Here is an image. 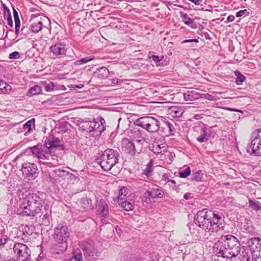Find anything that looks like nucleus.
Masks as SVG:
<instances>
[{"label": "nucleus", "instance_id": "nucleus-16", "mask_svg": "<svg viewBox=\"0 0 261 261\" xmlns=\"http://www.w3.org/2000/svg\"><path fill=\"white\" fill-rule=\"evenodd\" d=\"M109 74V71L107 68L101 67L96 69L94 72V76L99 80L107 78Z\"/></svg>", "mask_w": 261, "mask_h": 261}, {"label": "nucleus", "instance_id": "nucleus-34", "mask_svg": "<svg viewBox=\"0 0 261 261\" xmlns=\"http://www.w3.org/2000/svg\"><path fill=\"white\" fill-rule=\"evenodd\" d=\"M197 140L200 143L206 142L207 140L206 128H202L201 135L197 138Z\"/></svg>", "mask_w": 261, "mask_h": 261}, {"label": "nucleus", "instance_id": "nucleus-1", "mask_svg": "<svg viewBox=\"0 0 261 261\" xmlns=\"http://www.w3.org/2000/svg\"><path fill=\"white\" fill-rule=\"evenodd\" d=\"M194 222L206 232H217L224 229L225 222L222 214L208 211L206 208L199 211L194 217Z\"/></svg>", "mask_w": 261, "mask_h": 261}, {"label": "nucleus", "instance_id": "nucleus-17", "mask_svg": "<svg viewBox=\"0 0 261 261\" xmlns=\"http://www.w3.org/2000/svg\"><path fill=\"white\" fill-rule=\"evenodd\" d=\"M167 114L173 117H178L181 116L183 114V110L181 108L178 106H172L168 108Z\"/></svg>", "mask_w": 261, "mask_h": 261}, {"label": "nucleus", "instance_id": "nucleus-18", "mask_svg": "<svg viewBox=\"0 0 261 261\" xmlns=\"http://www.w3.org/2000/svg\"><path fill=\"white\" fill-rule=\"evenodd\" d=\"M98 207L99 210V215L101 217L105 218L109 214V207L107 202L102 199H100L98 204Z\"/></svg>", "mask_w": 261, "mask_h": 261}, {"label": "nucleus", "instance_id": "nucleus-63", "mask_svg": "<svg viewBox=\"0 0 261 261\" xmlns=\"http://www.w3.org/2000/svg\"><path fill=\"white\" fill-rule=\"evenodd\" d=\"M204 37L205 38V39H211V38L208 33H205L204 34Z\"/></svg>", "mask_w": 261, "mask_h": 261}, {"label": "nucleus", "instance_id": "nucleus-10", "mask_svg": "<svg viewBox=\"0 0 261 261\" xmlns=\"http://www.w3.org/2000/svg\"><path fill=\"white\" fill-rule=\"evenodd\" d=\"M67 49L65 43L60 41L53 44L49 47L50 53L57 57L65 55Z\"/></svg>", "mask_w": 261, "mask_h": 261}, {"label": "nucleus", "instance_id": "nucleus-36", "mask_svg": "<svg viewBox=\"0 0 261 261\" xmlns=\"http://www.w3.org/2000/svg\"><path fill=\"white\" fill-rule=\"evenodd\" d=\"M41 88L38 85H36L30 89L28 95L33 96L38 95L41 93Z\"/></svg>", "mask_w": 261, "mask_h": 261}, {"label": "nucleus", "instance_id": "nucleus-49", "mask_svg": "<svg viewBox=\"0 0 261 261\" xmlns=\"http://www.w3.org/2000/svg\"><path fill=\"white\" fill-rule=\"evenodd\" d=\"M30 149L31 150L32 153L37 156L41 151L38 145H35L33 147H30Z\"/></svg>", "mask_w": 261, "mask_h": 261}, {"label": "nucleus", "instance_id": "nucleus-48", "mask_svg": "<svg viewBox=\"0 0 261 261\" xmlns=\"http://www.w3.org/2000/svg\"><path fill=\"white\" fill-rule=\"evenodd\" d=\"M260 240V239L259 238H251L248 241V245L249 247H252L255 244V242H256L257 244H258Z\"/></svg>", "mask_w": 261, "mask_h": 261}, {"label": "nucleus", "instance_id": "nucleus-6", "mask_svg": "<svg viewBox=\"0 0 261 261\" xmlns=\"http://www.w3.org/2000/svg\"><path fill=\"white\" fill-rule=\"evenodd\" d=\"M247 151L255 156H261V129L252 133Z\"/></svg>", "mask_w": 261, "mask_h": 261}, {"label": "nucleus", "instance_id": "nucleus-42", "mask_svg": "<svg viewBox=\"0 0 261 261\" xmlns=\"http://www.w3.org/2000/svg\"><path fill=\"white\" fill-rule=\"evenodd\" d=\"M245 221L247 224L243 226L244 229L249 233L252 232L254 231V228L251 225V222L248 220H245Z\"/></svg>", "mask_w": 261, "mask_h": 261}, {"label": "nucleus", "instance_id": "nucleus-8", "mask_svg": "<svg viewBox=\"0 0 261 261\" xmlns=\"http://www.w3.org/2000/svg\"><path fill=\"white\" fill-rule=\"evenodd\" d=\"M21 171L23 176L28 180H34L39 174L37 166L34 163H23L22 165Z\"/></svg>", "mask_w": 261, "mask_h": 261}, {"label": "nucleus", "instance_id": "nucleus-22", "mask_svg": "<svg viewBox=\"0 0 261 261\" xmlns=\"http://www.w3.org/2000/svg\"><path fill=\"white\" fill-rule=\"evenodd\" d=\"M180 17L185 24L190 26L193 29L197 28V24L194 23V20L189 17L187 13H181L180 14Z\"/></svg>", "mask_w": 261, "mask_h": 261}, {"label": "nucleus", "instance_id": "nucleus-46", "mask_svg": "<svg viewBox=\"0 0 261 261\" xmlns=\"http://www.w3.org/2000/svg\"><path fill=\"white\" fill-rule=\"evenodd\" d=\"M172 179L171 175L170 173H164L162 176V181H164L166 184H168Z\"/></svg>", "mask_w": 261, "mask_h": 261}, {"label": "nucleus", "instance_id": "nucleus-12", "mask_svg": "<svg viewBox=\"0 0 261 261\" xmlns=\"http://www.w3.org/2000/svg\"><path fill=\"white\" fill-rule=\"evenodd\" d=\"M147 128V131L151 133L157 132L158 131L163 132H164V128L160 121L152 117H150L149 124Z\"/></svg>", "mask_w": 261, "mask_h": 261}, {"label": "nucleus", "instance_id": "nucleus-56", "mask_svg": "<svg viewBox=\"0 0 261 261\" xmlns=\"http://www.w3.org/2000/svg\"><path fill=\"white\" fill-rule=\"evenodd\" d=\"M54 172L56 174V176L58 177L62 176V173L66 172L64 170H61L60 169H56Z\"/></svg>", "mask_w": 261, "mask_h": 261}, {"label": "nucleus", "instance_id": "nucleus-11", "mask_svg": "<svg viewBox=\"0 0 261 261\" xmlns=\"http://www.w3.org/2000/svg\"><path fill=\"white\" fill-rule=\"evenodd\" d=\"M94 123L95 124L94 127L92 128V135L95 137L100 136L101 133L106 129L105 120L102 117L98 118V121H96L95 119L93 120Z\"/></svg>", "mask_w": 261, "mask_h": 261}, {"label": "nucleus", "instance_id": "nucleus-19", "mask_svg": "<svg viewBox=\"0 0 261 261\" xmlns=\"http://www.w3.org/2000/svg\"><path fill=\"white\" fill-rule=\"evenodd\" d=\"M58 244L55 246L53 254H58L64 252L67 248V241L57 242Z\"/></svg>", "mask_w": 261, "mask_h": 261}, {"label": "nucleus", "instance_id": "nucleus-32", "mask_svg": "<svg viewBox=\"0 0 261 261\" xmlns=\"http://www.w3.org/2000/svg\"><path fill=\"white\" fill-rule=\"evenodd\" d=\"M95 59L94 57L93 56H87L83 58L80 60H77L74 62L75 65H81L84 64H86L91 61Z\"/></svg>", "mask_w": 261, "mask_h": 261}, {"label": "nucleus", "instance_id": "nucleus-35", "mask_svg": "<svg viewBox=\"0 0 261 261\" xmlns=\"http://www.w3.org/2000/svg\"><path fill=\"white\" fill-rule=\"evenodd\" d=\"M234 74L237 76L235 83L237 85H241L245 80V76L238 70L234 71Z\"/></svg>", "mask_w": 261, "mask_h": 261}, {"label": "nucleus", "instance_id": "nucleus-29", "mask_svg": "<svg viewBox=\"0 0 261 261\" xmlns=\"http://www.w3.org/2000/svg\"><path fill=\"white\" fill-rule=\"evenodd\" d=\"M12 87L3 80L0 81V91L3 93H9L11 91Z\"/></svg>", "mask_w": 261, "mask_h": 261}, {"label": "nucleus", "instance_id": "nucleus-7", "mask_svg": "<svg viewBox=\"0 0 261 261\" xmlns=\"http://www.w3.org/2000/svg\"><path fill=\"white\" fill-rule=\"evenodd\" d=\"M79 246L82 250L85 257L88 260L94 259L100 255V252L91 240L81 242Z\"/></svg>", "mask_w": 261, "mask_h": 261}, {"label": "nucleus", "instance_id": "nucleus-2", "mask_svg": "<svg viewBox=\"0 0 261 261\" xmlns=\"http://www.w3.org/2000/svg\"><path fill=\"white\" fill-rule=\"evenodd\" d=\"M240 251L238 239L231 234L222 236L213 246L214 253L219 257L227 259L236 257Z\"/></svg>", "mask_w": 261, "mask_h": 261}, {"label": "nucleus", "instance_id": "nucleus-30", "mask_svg": "<svg viewBox=\"0 0 261 261\" xmlns=\"http://www.w3.org/2000/svg\"><path fill=\"white\" fill-rule=\"evenodd\" d=\"M152 165L153 163L152 160H151L146 165V168L144 170L142 176L145 177V176L148 177L151 175V174L152 172Z\"/></svg>", "mask_w": 261, "mask_h": 261}, {"label": "nucleus", "instance_id": "nucleus-50", "mask_svg": "<svg viewBox=\"0 0 261 261\" xmlns=\"http://www.w3.org/2000/svg\"><path fill=\"white\" fill-rule=\"evenodd\" d=\"M128 194V190L125 187H122L119 191L118 196H126Z\"/></svg>", "mask_w": 261, "mask_h": 261}, {"label": "nucleus", "instance_id": "nucleus-52", "mask_svg": "<svg viewBox=\"0 0 261 261\" xmlns=\"http://www.w3.org/2000/svg\"><path fill=\"white\" fill-rule=\"evenodd\" d=\"M54 85L52 82H50L49 84H46L44 86V90L46 92H50L54 90Z\"/></svg>", "mask_w": 261, "mask_h": 261}, {"label": "nucleus", "instance_id": "nucleus-55", "mask_svg": "<svg viewBox=\"0 0 261 261\" xmlns=\"http://www.w3.org/2000/svg\"><path fill=\"white\" fill-rule=\"evenodd\" d=\"M169 186L171 187V188L172 189H175L176 187V180L174 179H172L170 182H169L168 184Z\"/></svg>", "mask_w": 261, "mask_h": 261}, {"label": "nucleus", "instance_id": "nucleus-57", "mask_svg": "<svg viewBox=\"0 0 261 261\" xmlns=\"http://www.w3.org/2000/svg\"><path fill=\"white\" fill-rule=\"evenodd\" d=\"M15 34L17 36L19 33V29H20V24H18V23L17 24H15Z\"/></svg>", "mask_w": 261, "mask_h": 261}, {"label": "nucleus", "instance_id": "nucleus-24", "mask_svg": "<svg viewBox=\"0 0 261 261\" xmlns=\"http://www.w3.org/2000/svg\"><path fill=\"white\" fill-rule=\"evenodd\" d=\"M118 202L124 210L128 211L133 209V205L130 202H128L124 198L117 197Z\"/></svg>", "mask_w": 261, "mask_h": 261}, {"label": "nucleus", "instance_id": "nucleus-5", "mask_svg": "<svg viewBox=\"0 0 261 261\" xmlns=\"http://www.w3.org/2000/svg\"><path fill=\"white\" fill-rule=\"evenodd\" d=\"M15 256L9 259V261H30L31 250L24 244L15 243L13 247Z\"/></svg>", "mask_w": 261, "mask_h": 261}, {"label": "nucleus", "instance_id": "nucleus-59", "mask_svg": "<svg viewBox=\"0 0 261 261\" xmlns=\"http://www.w3.org/2000/svg\"><path fill=\"white\" fill-rule=\"evenodd\" d=\"M112 83L113 84L119 85L121 83V81L118 79H114L112 80Z\"/></svg>", "mask_w": 261, "mask_h": 261}, {"label": "nucleus", "instance_id": "nucleus-44", "mask_svg": "<svg viewBox=\"0 0 261 261\" xmlns=\"http://www.w3.org/2000/svg\"><path fill=\"white\" fill-rule=\"evenodd\" d=\"M191 174V169L189 167H187L185 171L179 173V176L180 178H186Z\"/></svg>", "mask_w": 261, "mask_h": 261}, {"label": "nucleus", "instance_id": "nucleus-15", "mask_svg": "<svg viewBox=\"0 0 261 261\" xmlns=\"http://www.w3.org/2000/svg\"><path fill=\"white\" fill-rule=\"evenodd\" d=\"M30 30L35 33H38L43 27V21L41 20L32 18L30 20Z\"/></svg>", "mask_w": 261, "mask_h": 261}, {"label": "nucleus", "instance_id": "nucleus-62", "mask_svg": "<svg viewBox=\"0 0 261 261\" xmlns=\"http://www.w3.org/2000/svg\"><path fill=\"white\" fill-rule=\"evenodd\" d=\"M189 1L192 2L194 4L197 5L199 4V2L202 1V0H189Z\"/></svg>", "mask_w": 261, "mask_h": 261}, {"label": "nucleus", "instance_id": "nucleus-14", "mask_svg": "<svg viewBox=\"0 0 261 261\" xmlns=\"http://www.w3.org/2000/svg\"><path fill=\"white\" fill-rule=\"evenodd\" d=\"M44 145L48 148L63 147V141L54 135H49L45 140Z\"/></svg>", "mask_w": 261, "mask_h": 261}, {"label": "nucleus", "instance_id": "nucleus-51", "mask_svg": "<svg viewBox=\"0 0 261 261\" xmlns=\"http://www.w3.org/2000/svg\"><path fill=\"white\" fill-rule=\"evenodd\" d=\"M164 124H165L168 127L170 132V134L171 135H174L175 132V128L173 125L169 122H164Z\"/></svg>", "mask_w": 261, "mask_h": 261}, {"label": "nucleus", "instance_id": "nucleus-13", "mask_svg": "<svg viewBox=\"0 0 261 261\" xmlns=\"http://www.w3.org/2000/svg\"><path fill=\"white\" fill-rule=\"evenodd\" d=\"M122 150L126 153L133 155L136 153L135 144L129 139L124 138L122 140Z\"/></svg>", "mask_w": 261, "mask_h": 261}, {"label": "nucleus", "instance_id": "nucleus-20", "mask_svg": "<svg viewBox=\"0 0 261 261\" xmlns=\"http://www.w3.org/2000/svg\"><path fill=\"white\" fill-rule=\"evenodd\" d=\"M80 128L83 131L92 133V128L94 127L95 124L93 121H82L79 124Z\"/></svg>", "mask_w": 261, "mask_h": 261}, {"label": "nucleus", "instance_id": "nucleus-58", "mask_svg": "<svg viewBox=\"0 0 261 261\" xmlns=\"http://www.w3.org/2000/svg\"><path fill=\"white\" fill-rule=\"evenodd\" d=\"M198 42V41L196 39H188V40H184L182 43H190V42Z\"/></svg>", "mask_w": 261, "mask_h": 261}, {"label": "nucleus", "instance_id": "nucleus-28", "mask_svg": "<svg viewBox=\"0 0 261 261\" xmlns=\"http://www.w3.org/2000/svg\"><path fill=\"white\" fill-rule=\"evenodd\" d=\"M40 218L42 219L41 224L45 226H48L50 224V220L51 218V211H45V213L42 216H40Z\"/></svg>", "mask_w": 261, "mask_h": 261}, {"label": "nucleus", "instance_id": "nucleus-60", "mask_svg": "<svg viewBox=\"0 0 261 261\" xmlns=\"http://www.w3.org/2000/svg\"><path fill=\"white\" fill-rule=\"evenodd\" d=\"M196 120H200L203 118L202 114H195L193 117Z\"/></svg>", "mask_w": 261, "mask_h": 261}, {"label": "nucleus", "instance_id": "nucleus-47", "mask_svg": "<svg viewBox=\"0 0 261 261\" xmlns=\"http://www.w3.org/2000/svg\"><path fill=\"white\" fill-rule=\"evenodd\" d=\"M249 14V12L248 11L247 9H244L242 10H240L236 13V16L237 17H240L243 16H248Z\"/></svg>", "mask_w": 261, "mask_h": 261}, {"label": "nucleus", "instance_id": "nucleus-27", "mask_svg": "<svg viewBox=\"0 0 261 261\" xmlns=\"http://www.w3.org/2000/svg\"><path fill=\"white\" fill-rule=\"evenodd\" d=\"M83 255L80 249H74L72 251V256L66 261H82Z\"/></svg>", "mask_w": 261, "mask_h": 261}, {"label": "nucleus", "instance_id": "nucleus-25", "mask_svg": "<svg viewBox=\"0 0 261 261\" xmlns=\"http://www.w3.org/2000/svg\"><path fill=\"white\" fill-rule=\"evenodd\" d=\"M3 8H4V17L5 19L7 20V24L10 27H12L13 25V20L11 17L10 11L9 9L6 6V5L3 4Z\"/></svg>", "mask_w": 261, "mask_h": 261}, {"label": "nucleus", "instance_id": "nucleus-26", "mask_svg": "<svg viewBox=\"0 0 261 261\" xmlns=\"http://www.w3.org/2000/svg\"><path fill=\"white\" fill-rule=\"evenodd\" d=\"M80 202L82 207L84 208L91 210L94 207V205L92 204V200L88 197L82 198Z\"/></svg>", "mask_w": 261, "mask_h": 261}, {"label": "nucleus", "instance_id": "nucleus-45", "mask_svg": "<svg viewBox=\"0 0 261 261\" xmlns=\"http://www.w3.org/2000/svg\"><path fill=\"white\" fill-rule=\"evenodd\" d=\"M148 58L152 59L155 62H159L163 59L164 57L151 55V53H149L148 54Z\"/></svg>", "mask_w": 261, "mask_h": 261}, {"label": "nucleus", "instance_id": "nucleus-23", "mask_svg": "<svg viewBox=\"0 0 261 261\" xmlns=\"http://www.w3.org/2000/svg\"><path fill=\"white\" fill-rule=\"evenodd\" d=\"M184 97L186 101H193L199 98L200 94L193 90L188 91L187 93H184Z\"/></svg>", "mask_w": 261, "mask_h": 261}, {"label": "nucleus", "instance_id": "nucleus-9", "mask_svg": "<svg viewBox=\"0 0 261 261\" xmlns=\"http://www.w3.org/2000/svg\"><path fill=\"white\" fill-rule=\"evenodd\" d=\"M70 232L67 226L60 224L55 228L54 238L56 242L67 241Z\"/></svg>", "mask_w": 261, "mask_h": 261}, {"label": "nucleus", "instance_id": "nucleus-21", "mask_svg": "<svg viewBox=\"0 0 261 261\" xmlns=\"http://www.w3.org/2000/svg\"><path fill=\"white\" fill-rule=\"evenodd\" d=\"M149 118L150 116L139 118L135 121L134 124L147 130V127L149 124Z\"/></svg>", "mask_w": 261, "mask_h": 261}, {"label": "nucleus", "instance_id": "nucleus-54", "mask_svg": "<svg viewBox=\"0 0 261 261\" xmlns=\"http://www.w3.org/2000/svg\"><path fill=\"white\" fill-rule=\"evenodd\" d=\"M19 53L18 51H14L11 53L9 56L10 59H18L19 58Z\"/></svg>", "mask_w": 261, "mask_h": 261}, {"label": "nucleus", "instance_id": "nucleus-43", "mask_svg": "<svg viewBox=\"0 0 261 261\" xmlns=\"http://www.w3.org/2000/svg\"><path fill=\"white\" fill-rule=\"evenodd\" d=\"M152 148V151L156 154H163V152H165L164 150H162L163 148L160 145H153Z\"/></svg>", "mask_w": 261, "mask_h": 261}, {"label": "nucleus", "instance_id": "nucleus-53", "mask_svg": "<svg viewBox=\"0 0 261 261\" xmlns=\"http://www.w3.org/2000/svg\"><path fill=\"white\" fill-rule=\"evenodd\" d=\"M13 15H14L15 24H17V23H18V24H20V20L19 18L18 14L15 10H14V11H13Z\"/></svg>", "mask_w": 261, "mask_h": 261}, {"label": "nucleus", "instance_id": "nucleus-39", "mask_svg": "<svg viewBox=\"0 0 261 261\" xmlns=\"http://www.w3.org/2000/svg\"><path fill=\"white\" fill-rule=\"evenodd\" d=\"M249 206L255 211H261V204L258 201H254L253 200H249Z\"/></svg>", "mask_w": 261, "mask_h": 261}, {"label": "nucleus", "instance_id": "nucleus-4", "mask_svg": "<svg viewBox=\"0 0 261 261\" xmlns=\"http://www.w3.org/2000/svg\"><path fill=\"white\" fill-rule=\"evenodd\" d=\"M119 153L118 151L113 149H106L97 159V163L105 171H109L118 163Z\"/></svg>", "mask_w": 261, "mask_h": 261}, {"label": "nucleus", "instance_id": "nucleus-3", "mask_svg": "<svg viewBox=\"0 0 261 261\" xmlns=\"http://www.w3.org/2000/svg\"><path fill=\"white\" fill-rule=\"evenodd\" d=\"M10 201L12 206L21 210L26 216L35 217L42 207L40 197H13Z\"/></svg>", "mask_w": 261, "mask_h": 261}, {"label": "nucleus", "instance_id": "nucleus-61", "mask_svg": "<svg viewBox=\"0 0 261 261\" xmlns=\"http://www.w3.org/2000/svg\"><path fill=\"white\" fill-rule=\"evenodd\" d=\"M234 19V16L232 15H229L227 18V21L228 22H231V21H233Z\"/></svg>", "mask_w": 261, "mask_h": 261}, {"label": "nucleus", "instance_id": "nucleus-64", "mask_svg": "<svg viewBox=\"0 0 261 261\" xmlns=\"http://www.w3.org/2000/svg\"><path fill=\"white\" fill-rule=\"evenodd\" d=\"M144 198H145V200H144V199H142V200H145V201H148V200H150V198H155L156 197H153V196H152V197H144Z\"/></svg>", "mask_w": 261, "mask_h": 261}, {"label": "nucleus", "instance_id": "nucleus-33", "mask_svg": "<svg viewBox=\"0 0 261 261\" xmlns=\"http://www.w3.org/2000/svg\"><path fill=\"white\" fill-rule=\"evenodd\" d=\"M30 185L29 183H27L24 184L21 189H19L20 192L21 193V195L22 196L24 195L25 196H31L32 194L30 192Z\"/></svg>", "mask_w": 261, "mask_h": 261}, {"label": "nucleus", "instance_id": "nucleus-38", "mask_svg": "<svg viewBox=\"0 0 261 261\" xmlns=\"http://www.w3.org/2000/svg\"><path fill=\"white\" fill-rule=\"evenodd\" d=\"M203 178V173L201 170H198L192 174L191 181H201Z\"/></svg>", "mask_w": 261, "mask_h": 261}, {"label": "nucleus", "instance_id": "nucleus-31", "mask_svg": "<svg viewBox=\"0 0 261 261\" xmlns=\"http://www.w3.org/2000/svg\"><path fill=\"white\" fill-rule=\"evenodd\" d=\"M35 119L34 118L28 121L23 126V131H26L24 135L26 136L27 134L31 132L32 130V126L34 125Z\"/></svg>", "mask_w": 261, "mask_h": 261}, {"label": "nucleus", "instance_id": "nucleus-41", "mask_svg": "<svg viewBox=\"0 0 261 261\" xmlns=\"http://www.w3.org/2000/svg\"><path fill=\"white\" fill-rule=\"evenodd\" d=\"M147 196H160L161 195V191L158 189H152L151 190H147L146 192Z\"/></svg>", "mask_w": 261, "mask_h": 261}, {"label": "nucleus", "instance_id": "nucleus-40", "mask_svg": "<svg viewBox=\"0 0 261 261\" xmlns=\"http://www.w3.org/2000/svg\"><path fill=\"white\" fill-rule=\"evenodd\" d=\"M218 198H219V201H217V203L219 202V203L217 204V205L226 206V205H228L227 203L229 201V197H227L226 198H225L224 197H219Z\"/></svg>", "mask_w": 261, "mask_h": 261}, {"label": "nucleus", "instance_id": "nucleus-37", "mask_svg": "<svg viewBox=\"0 0 261 261\" xmlns=\"http://www.w3.org/2000/svg\"><path fill=\"white\" fill-rule=\"evenodd\" d=\"M49 156L50 155L49 154H45L43 152L40 151V152L38 155L37 158L39 160V162L41 164H45L49 163L45 161L49 160Z\"/></svg>", "mask_w": 261, "mask_h": 261}]
</instances>
